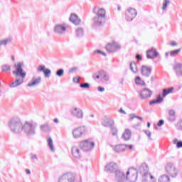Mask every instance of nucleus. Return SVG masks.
<instances>
[{
  "label": "nucleus",
  "instance_id": "obj_42",
  "mask_svg": "<svg viewBox=\"0 0 182 182\" xmlns=\"http://www.w3.org/2000/svg\"><path fill=\"white\" fill-rule=\"evenodd\" d=\"M63 73H65V71L63 70V69H59L56 71L55 75L58 76V77H62V75H63Z\"/></svg>",
  "mask_w": 182,
  "mask_h": 182
},
{
  "label": "nucleus",
  "instance_id": "obj_25",
  "mask_svg": "<svg viewBox=\"0 0 182 182\" xmlns=\"http://www.w3.org/2000/svg\"><path fill=\"white\" fill-rule=\"evenodd\" d=\"M40 130L43 133H49L52 130V127L48 124H43L40 126Z\"/></svg>",
  "mask_w": 182,
  "mask_h": 182
},
{
  "label": "nucleus",
  "instance_id": "obj_18",
  "mask_svg": "<svg viewBox=\"0 0 182 182\" xmlns=\"http://www.w3.org/2000/svg\"><path fill=\"white\" fill-rule=\"evenodd\" d=\"M71 114L77 119H83V110L80 108H74L72 109Z\"/></svg>",
  "mask_w": 182,
  "mask_h": 182
},
{
  "label": "nucleus",
  "instance_id": "obj_57",
  "mask_svg": "<svg viewBox=\"0 0 182 182\" xmlns=\"http://www.w3.org/2000/svg\"><path fill=\"white\" fill-rule=\"evenodd\" d=\"M118 112L119 113H121V114H126V111L122 109V108L119 109Z\"/></svg>",
  "mask_w": 182,
  "mask_h": 182
},
{
  "label": "nucleus",
  "instance_id": "obj_9",
  "mask_svg": "<svg viewBox=\"0 0 182 182\" xmlns=\"http://www.w3.org/2000/svg\"><path fill=\"white\" fill-rule=\"evenodd\" d=\"M76 176L73 173H66L58 178V182H75Z\"/></svg>",
  "mask_w": 182,
  "mask_h": 182
},
{
  "label": "nucleus",
  "instance_id": "obj_33",
  "mask_svg": "<svg viewBox=\"0 0 182 182\" xmlns=\"http://www.w3.org/2000/svg\"><path fill=\"white\" fill-rule=\"evenodd\" d=\"M161 102H163V98L161 97V96H159L157 100H152L149 102L150 106H151V105H159V103H161Z\"/></svg>",
  "mask_w": 182,
  "mask_h": 182
},
{
  "label": "nucleus",
  "instance_id": "obj_23",
  "mask_svg": "<svg viewBox=\"0 0 182 182\" xmlns=\"http://www.w3.org/2000/svg\"><path fill=\"white\" fill-rule=\"evenodd\" d=\"M71 153L75 159H80L82 157V153H80V149L77 146H73L71 149Z\"/></svg>",
  "mask_w": 182,
  "mask_h": 182
},
{
  "label": "nucleus",
  "instance_id": "obj_61",
  "mask_svg": "<svg viewBox=\"0 0 182 182\" xmlns=\"http://www.w3.org/2000/svg\"><path fill=\"white\" fill-rule=\"evenodd\" d=\"M177 143H178V139H173V144H177Z\"/></svg>",
  "mask_w": 182,
  "mask_h": 182
},
{
  "label": "nucleus",
  "instance_id": "obj_55",
  "mask_svg": "<svg viewBox=\"0 0 182 182\" xmlns=\"http://www.w3.org/2000/svg\"><path fill=\"white\" fill-rule=\"evenodd\" d=\"M31 160H37L38 161V156H36V154H31Z\"/></svg>",
  "mask_w": 182,
  "mask_h": 182
},
{
  "label": "nucleus",
  "instance_id": "obj_16",
  "mask_svg": "<svg viewBox=\"0 0 182 182\" xmlns=\"http://www.w3.org/2000/svg\"><path fill=\"white\" fill-rule=\"evenodd\" d=\"M68 27L63 24H57L54 26V33L57 35H64Z\"/></svg>",
  "mask_w": 182,
  "mask_h": 182
},
{
  "label": "nucleus",
  "instance_id": "obj_7",
  "mask_svg": "<svg viewBox=\"0 0 182 182\" xmlns=\"http://www.w3.org/2000/svg\"><path fill=\"white\" fill-rule=\"evenodd\" d=\"M80 147L82 151H92L95 147V143L92 139H85L80 143Z\"/></svg>",
  "mask_w": 182,
  "mask_h": 182
},
{
  "label": "nucleus",
  "instance_id": "obj_44",
  "mask_svg": "<svg viewBox=\"0 0 182 182\" xmlns=\"http://www.w3.org/2000/svg\"><path fill=\"white\" fill-rule=\"evenodd\" d=\"M46 69V66H45V65H39L38 67V68H37V70L38 72H43L44 73Z\"/></svg>",
  "mask_w": 182,
  "mask_h": 182
},
{
  "label": "nucleus",
  "instance_id": "obj_10",
  "mask_svg": "<svg viewBox=\"0 0 182 182\" xmlns=\"http://www.w3.org/2000/svg\"><path fill=\"white\" fill-rule=\"evenodd\" d=\"M153 96V91L149 88H144L139 93L141 100H147Z\"/></svg>",
  "mask_w": 182,
  "mask_h": 182
},
{
  "label": "nucleus",
  "instance_id": "obj_4",
  "mask_svg": "<svg viewBox=\"0 0 182 182\" xmlns=\"http://www.w3.org/2000/svg\"><path fill=\"white\" fill-rule=\"evenodd\" d=\"M149 171V167L146 164H142L139 168V172L142 175V182H156L154 177Z\"/></svg>",
  "mask_w": 182,
  "mask_h": 182
},
{
  "label": "nucleus",
  "instance_id": "obj_19",
  "mask_svg": "<svg viewBox=\"0 0 182 182\" xmlns=\"http://www.w3.org/2000/svg\"><path fill=\"white\" fill-rule=\"evenodd\" d=\"M141 73L142 76H145V77H149L150 75H151V68L143 65L141 69Z\"/></svg>",
  "mask_w": 182,
  "mask_h": 182
},
{
  "label": "nucleus",
  "instance_id": "obj_1",
  "mask_svg": "<svg viewBox=\"0 0 182 182\" xmlns=\"http://www.w3.org/2000/svg\"><path fill=\"white\" fill-rule=\"evenodd\" d=\"M23 63L22 62L14 65V67L16 68V70L13 71V75H15V77H20L21 79H16L10 85V87H18V86H21V85L23 83V79L26 77V73L23 72Z\"/></svg>",
  "mask_w": 182,
  "mask_h": 182
},
{
  "label": "nucleus",
  "instance_id": "obj_45",
  "mask_svg": "<svg viewBox=\"0 0 182 182\" xmlns=\"http://www.w3.org/2000/svg\"><path fill=\"white\" fill-rule=\"evenodd\" d=\"M101 77L102 76H100L99 71L92 75V79H94V80H96V79H100Z\"/></svg>",
  "mask_w": 182,
  "mask_h": 182
},
{
  "label": "nucleus",
  "instance_id": "obj_35",
  "mask_svg": "<svg viewBox=\"0 0 182 182\" xmlns=\"http://www.w3.org/2000/svg\"><path fill=\"white\" fill-rule=\"evenodd\" d=\"M1 72H11V65L9 64H4L1 65Z\"/></svg>",
  "mask_w": 182,
  "mask_h": 182
},
{
  "label": "nucleus",
  "instance_id": "obj_43",
  "mask_svg": "<svg viewBox=\"0 0 182 182\" xmlns=\"http://www.w3.org/2000/svg\"><path fill=\"white\" fill-rule=\"evenodd\" d=\"M43 73H44L46 77H49V76L51 73V71L50 69L46 68V70H44Z\"/></svg>",
  "mask_w": 182,
  "mask_h": 182
},
{
  "label": "nucleus",
  "instance_id": "obj_21",
  "mask_svg": "<svg viewBox=\"0 0 182 182\" xmlns=\"http://www.w3.org/2000/svg\"><path fill=\"white\" fill-rule=\"evenodd\" d=\"M70 22H72L74 25H80L82 20L79 18V16L75 14H72L69 18Z\"/></svg>",
  "mask_w": 182,
  "mask_h": 182
},
{
  "label": "nucleus",
  "instance_id": "obj_13",
  "mask_svg": "<svg viewBox=\"0 0 182 182\" xmlns=\"http://www.w3.org/2000/svg\"><path fill=\"white\" fill-rule=\"evenodd\" d=\"M73 136L74 139H79V137H82L85 133H86V127H79L75 128L73 132Z\"/></svg>",
  "mask_w": 182,
  "mask_h": 182
},
{
  "label": "nucleus",
  "instance_id": "obj_40",
  "mask_svg": "<svg viewBox=\"0 0 182 182\" xmlns=\"http://www.w3.org/2000/svg\"><path fill=\"white\" fill-rule=\"evenodd\" d=\"M110 129H111L112 136H115L116 137H117V129L113 126Z\"/></svg>",
  "mask_w": 182,
  "mask_h": 182
},
{
  "label": "nucleus",
  "instance_id": "obj_17",
  "mask_svg": "<svg viewBox=\"0 0 182 182\" xmlns=\"http://www.w3.org/2000/svg\"><path fill=\"white\" fill-rule=\"evenodd\" d=\"M159 53L156 48H151L146 51L147 59H156L159 56Z\"/></svg>",
  "mask_w": 182,
  "mask_h": 182
},
{
  "label": "nucleus",
  "instance_id": "obj_6",
  "mask_svg": "<svg viewBox=\"0 0 182 182\" xmlns=\"http://www.w3.org/2000/svg\"><path fill=\"white\" fill-rule=\"evenodd\" d=\"M165 171L171 178H176L178 176V169L173 164H166Z\"/></svg>",
  "mask_w": 182,
  "mask_h": 182
},
{
  "label": "nucleus",
  "instance_id": "obj_63",
  "mask_svg": "<svg viewBox=\"0 0 182 182\" xmlns=\"http://www.w3.org/2000/svg\"><path fill=\"white\" fill-rule=\"evenodd\" d=\"M54 123H59V119H58L57 118L53 119Z\"/></svg>",
  "mask_w": 182,
  "mask_h": 182
},
{
  "label": "nucleus",
  "instance_id": "obj_8",
  "mask_svg": "<svg viewBox=\"0 0 182 182\" xmlns=\"http://www.w3.org/2000/svg\"><path fill=\"white\" fill-rule=\"evenodd\" d=\"M137 173L138 171L136 168H130L126 173L127 181H129V182L137 181Z\"/></svg>",
  "mask_w": 182,
  "mask_h": 182
},
{
  "label": "nucleus",
  "instance_id": "obj_26",
  "mask_svg": "<svg viewBox=\"0 0 182 182\" xmlns=\"http://www.w3.org/2000/svg\"><path fill=\"white\" fill-rule=\"evenodd\" d=\"M130 137H132V131H130L129 129H125L122 134V139H124L125 141H127L128 140H130Z\"/></svg>",
  "mask_w": 182,
  "mask_h": 182
},
{
  "label": "nucleus",
  "instance_id": "obj_64",
  "mask_svg": "<svg viewBox=\"0 0 182 182\" xmlns=\"http://www.w3.org/2000/svg\"><path fill=\"white\" fill-rule=\"evenodd\" d=\"M94 53H101L102 54V51H100V50H97L94 52Z\"/></svg>",
  "mask_w": 182,
  "mask_h": 182
},
{
  "label": "nucleus",
  "instance_id": "obj_27",
  "mask_svg": "<svg viewBox=\"0 0 182 182\" xmlns=\"http://www.w3.org/2000/svg\"><path fill=\"white\" fill-rule=\"evenodd\" d=\"M114 151H115V153H123L126 151L124 144L116 145L114 148Z\"/></svg>",
  "mask_w": 182,
  "mask_h": 182
},
{
  "label": "nucleus",
  "instance_id": "obj_11",
  "mask_svg": "<svg viewBox=\"0 0 182 182\" xmlns=\"http://www.w3.org/2000/svg\"><path fill=\"white\" fill-rule=\"evenodd\" d=\"M114 178L116 182H127L126 174L122 169L115 171Z\"/></svg>",
  "mask_w": 182,
  "mask_h": 182
},
{
  "label": "nucleus",
  "instance_id": "obj_12",
  "mask_svg": "<svg viewBox=\"0 0 182 182\" xmlns=\"http://www.w3.org/2000/svg\"><path fill=\"white\" fill-rule=\"evenodd\" d=\"M104 170L107 173H114L115 174L116 171H117L119 169V166H117V164L114 162H109L105 166Z\"/></svg>",
  "mask_w": 182,
  "mask_h": 182
},
{
  "label": "nucleus",
  "instance_id": "obj_52",
  "mask_svg": "<svg viewBox=\"0 0 182 182\" xmlns=\"http://www.w3.org/2000/svg\"><path fill=\"white\" fill-rule=\"evenodd\" d=\"M176 147H177L178 149H181V147H182V141H178V142L176 143Z\"/></svg>",
  "mask_w": 182,
  "mask_h": 182
},
{
  "label": "nucleus",
  "instance_id": "obj_60",
  "mask_svg": "<svg viewBox=\"0 0 182 182\" xmlns=\"http://www.w3.org/2000/svg\"><path fill=\"white\" fill-rule=\"evenodd\" d=\"M171 46H177V43L176 41H173L171 43Z\"/></svg>",
  "mask_w": 182,
  "mask_h": 182
},
{
  "label": "nucleus",
  "instance_id": "obj_50",
  "mask_svg": "<svg viewBox=\"0 0 182 182\" xmlns=\"http://www.w3.org/2000/svg\"><path fill=\"white\" fill-rule=\"evenodd\" d=\"M129 117L131 119V120H133L134 119H136L137 118V115H136V114L132 113L129 114Z\"/></svg>",
  "mask_w": 182,
  "mask_h": 182
},
{
  "label": "nucleus",
  "instance_id": "obj_38",
  "mask_svg": "<svg viewBox=\"0 0 182 182\" xmlns=\"http://www.w3.org/2000/svg\"><path fill=\"white\" fill-rule=\"evenodd\" d=\"M170 5V0H164L162 6V11H166L167 6Z\"/></svg>",
  "mask_w": 182,
  "mask_h": 182
},
{
  "label": "nucleus",
  "instance_id": "obj_59",
  "mask_svg": "<svg viewBox=\"0 0 182 182\" xmlns=\"http://www.w3.org/2000/svg\"><path fill=\"white\" fill-rule=\"evenodd\" d=\"M136 59H137V60H141V55H140L139 54H137L136 55Z\"/></svg>",
  "mask_w": 182,
  "mask_h": 182
},
{
  "label": "nucleus",
  "instance_id": "obj_15",
  "mask_svg": "<svg viewBox=\"0 0 182 182\" xmlns=\"http://www.w3.org/2000/svg\"><path fill=\"white\" fill-rule=\"evenodd\" d=\"M121 46L119 43L113 41L111 43H108L105 48L107 52H116V50H120Z\"/></svg>",
  "mask_w": 182,
  "mask_h": 182
},
{
  "label": "nucleus",
  "instance_id": "obj_47",
  "mask_svg": "<svg viewBox=\"0 0 182 182\" xmlns=\"http://www.w3.org/2000/svg\"><path fill=\"white\" fill-rule=\"evenodd\" d=\"M178 130H182V121H179L177 124Z\"/></svg>",
  "mask_w": 182,
  "mask_h": 182
},
{
  "label": "nucleus",
  "instance_id": "obj_28",
  "mask_svg": "<svg viewBox=\"0 0 182 182\" xmlns=\"http://www.w3.org/2000/svg\"><path fill=\"white\" fill-rule=\"evenodd\" d=\"M75 35L77 38H82L85 35V29L82 27H78L75 30Z\"/></svg>",
  "mask_w": 182,
  "mask_h": 182
},
{
  "label": "nucleus",
  "instance_id": "obj_62",
  "mask_svg": "<svg viewBox=\"0 0 182 182\" xmlns=\"http://www.w3.org/2000/svg\"><path fill=\"white\" fill-rule=\"evenodd\" d=\"M26 174L30 175V174H31V170H29V169H26Z\"/></svg>",
  "mask_w": 182,
  "mask_h": 182
},
{
  "label": "nucleus",
  "instance_id": "obj_20",
  "mask_svg": "<svg viewBox=\"0 0 182 182\" xmlns=\"http://www.w3.org/2000/svg\"><path fill=\"white\" fill-rule=\"evenodd\" d=\"M32 82H28L27 84L28 87H33V86H38V85L41 84V82H42V77H33Z\"/></svg>",
  "mask_w": 182,
  "mask_h": 182
},
{
  "label": "nucleus",
  "instance_id": "obj_5",
  "mask_svg": "<svg viewBox=\"0 0 182 182\" xmlns=\"http://www.w3.org/2000/svg\"><path fill=\"white\" fill-rule=\"evenodd\" d=\"M36 127H38V124L26 121L23 125V131L26 136H35L36 134Z\"/></svg>",
  "mask_w": 182,
  "mask_h": 182
},
{
  "label": "nucleus",
  "instance_id": "obj_37",
  "mask_svg": "<svg viewBox=\"0 0 182 182\" xmlns=\"http://www.w3.org/2000/svg\"><path fill=\"white\" fill-rule=\"evenodd\" d=\"M136 85H139L140 86H143L144 85V81L141 80L139 76L136 77L135 79Z\"/></svg>",
  "mask_w": 182,
  "mask_h": 182
},
{
  "label": "nucleus",
  "instance_id": "obj_46",
  "mask_svg": "<svg viewBox=\"0 0 182 182\" xmlns=\"http://www.w3.org/2000/svg\"><path fill=\"white\" fill-rule=\"evenodd\" d=\"M145 134H146L147 137L149 139V140H153V138H151V132L149 130L144 131Z\"/></svg>",
  "mask_w": 182,
  "mask_h": 182
},
{
  "label": "nucleus",
  "instance_id": "obj_54",
  "mask_svg": "<svg viewBox=\"0 0 182 182\" xmlns=\"http://www.w3.org/2000/svg\"><path fill=\"white\" fill-rule=\"evenodd\" d=\"M169 116H176V111L171 109L169 111Z\"/></svg>",
  "mask_w": 182,
  "mask_h": 182
},
{
  "label": "nucleus",
  "instance_id": "obj_3",
  "mask_svg": "<svg viewBox=\"0 0 182 182\" xmlns=\"http://www.w3.org/2000/svg\"><path fill=\"white\" fill-rule=\"evenodd\" d=\"M9 127L16 134H19L23 130V124L19 117H13L9 122Z\"/></svg>",
  "mask_w": 182,
  "mask_h": 182
},
{
  "label": "nucleus",
  "instance_id": "obj_29",
  "mask_svg": "<svg viewBox=\"0 0 182 182\" xmlns=\"http://www.w3.org/2000/svg\"><path fill=\"white\" fill-rule=\"evenodd\" d=\"M173 90H174V87H173L167 89H164L162 91V97H166L167 95H170V93H173Z\"/></svg>",
  "mask_w": 182,
  "mask_h": 182
},
{
  "label": "nucleus",
  "instance_id": "obj_48",
  "mask_svg": "<svg viewBox=\"0 0 182 182\" xmlns=\"http://www.w3.org/2000/svg\"><path fill=\"white\" fill-rule=\"evenodd\" d=\"M77 70V67H73L69 70V73H75Z\"/></svg>",
  "mask_w": 182,
  "mask_h": 182
},
{
  "label": "nucleus",
  "instance_id": "obj_49",
  "mask_svg": "<svg viewBox=\"0 0 182 182\" xmlns=\"http://www.w3.org/2000/svg\"><path fill=\"white\" fill-rule=\"evenodd\" d=\"M168 120H169V122H174V120H176V116L169 115Z\"/></svg>",
  "mask_w": 182,
  "mask_h": 182
},
{
  "label": "nucleus",
  "instance_id": "obj_31",
  "mask_svg": "<svg viewBox=\"0 0 182 182\" xmlns=\"http://www.w3.org/2000/svg\"><path fill=\"white\" fill-rule=\"evenodd\" d=\"M170 176L168 175H162L159 178V182H170Z\"/></svg>",
  "mask_w": 182,
  "mask_h": 182
},
{
  "label": "nucleus",
  "instance_id": "obj_53",
  "mask_svg": "<svg viewBox=\"0 0 182 182\" xmlns=\"http://www.w3.org/2000/svg\"><path fill=\"white\" fill-rule=\"evenodd\" d=\"M97 90L98 92L103 93V92H105V87L99 86L97 87Z\"/></svg>",
  "mask_w": 182,
  "mask_h": 182
},
{
  "label": "nucleus",
  "instance_id": "obj_22",
  "mask_svg": "<svg viewBox=\"0 0 182 182\" xmlns=\"http://www.w3.org/2000/svg\"><path fill=\"white\" fill-rule=\"evenodd\" d=\"M102 126L105 127H113L114 126V120L111 118H107L106 119H103L102 122Z\"/></svg>",
  "mask_w": 182,
  "mask_h": 182
},
{
  "label": "nucleus",
  "instance_id": "obj_56",
  "mask_svg": "<svg viewBox=\"0 0 182 182\" xmlns=\"http://www.w3.org/2000/svg\"><path fill=\"white\" fill-rule=\"evenodd\" d=\"M125 149H128L129 150H132L133 149V145H126L124 144Z\"/></svg>",
  "mask_w": 182,
  "mask_h": 182
},
{
  "label": "nucleus",
  "instance_id": "obj_32",
  "mask_svg": "<svg viewBox=\"0 0 182 182\" xmlns=\"http://www.w3.org/2000/svg\"><path fill=\"white\" fill-rule=\"evenodd\" d=\"M99 74L100 75L101 77L104 80H105V82H107V80H109V75H107V73H106V72L100 70L99 71Z\"/></svg>",
  "mask_w": 182,
  "mask_h": 182
},
{
  "label": "nucleus",
  "instance_id": "obj_58",
  "mask_svg": "<svg viewBox=\"0 0 182 182\" xmlns=\"http://www.w3.org/2000/svg\"><path fill=\"white\" fill-rule=\"evenodd\" d=\"M73 82H74L75 83H79L80 80H79V78H77V77H74V78H73Z\"/></svg>",
  "mask_w": 182,
  "mask_h": 182
},
{
  "label": "nucleus",
  "instance_id": "obj_41",
  "mask_svg": "<svg viewBox=\"0 0 182 182\" xmlns=\"http://www.w3.org/2000/svg\"><path fill=\"white\" fill-rule=\"evenodd\" d=\"M80 87H81L82 89H90V84L87 82H85V83L80 84Z\"/></svg>",
  "mask_w": 182,
  "mask_h": 182
},
{
  "label": "nucleus",
  "instance_id": "obj_14",
  "mask_svg": "<svg viewBox=\"0 0 182 182\" xmlns=\"http://www.w3.org/2000/svg\"><path fill=\"white\" fill-rule=\"evenodd\" d=\"M137 16V11L133 8H129L126 12V20L128 22H132Z\"/></svg>",
  "mask_w": 182,
  "mask_h": 182
},
{
  "label": "nucleus",
  "instance_id": "obj_24",
  "mask_svg": "<svg viewBox=\"0 0 182 182\" xmlns=\"http://www.w3.org/2000/svg\"><path fill=\"white\" fill-rule=\"evenodd\" d=\"M173 70L176 73V76H182V63H177L173 66Z\"/></svg>",
  "mask_w": 182,
  "mask_h": 182
},
{
  "label": "nucleus",
  "instance_id": "obj_30",
  "mask_svg": "<svg viewBox=\"0 0 182 182\" xmlns=\"http://www.w3.org/2000/svg\"><path fill=\"white\" fill-rule=\"evenodd\" d=\"M129 66H130V70H132L133 73H137L139 70L137 69V64H136V63L131 62Z\"/></svg>",
  "mask_w": 182,
  "mask_h": 182
},
{
  "label": "nucleus",
  "instance_id": "obj_2",
  "mask_svg": "<svg viewBox=\"0 0 182 182\" xmlns=\"http://www.w3.org/2000/svg\"><path fill=\"white\" fill-rule=\"evenodd\" d=\"M95 16L92 21L97 26H102L106 22V11L103 8L94 7L92 10Z\"/></svg>",
  "mask_w": 182,
  "mask_h": 182
},
{
  "label": "nucleus",
  "instance_id": "obj_36",
  "mask_svg": "<svg viewBox=\"0 0 182 182\" xmlns=\"http://www.w3.org/2000/svg\"><path fill=\"white\" fill-rule=\"evenodd\" d=\"M11 42V39L9 38H6L4 40H0V47L1 46H6V45H8V43H10Z\"/></svg>",
  "mask_w": 182,
  "mask_h": 182
},
{
  "label": "nucleus",
  "instance_id": "obj_39",
  "mask_svg": "<svg viewBox=\"0 0 182 182\" xmlns=\"http://www.w3.org/2000/svg\"><path fill=\"white\" fill-rule=\"evenodd\" d=\"M180 52H181V48H178L177 50H172L170 52V56H177V55H178V53H180Z\"/></svg>",
  "mask_w": 182,
  "mask_h": 182
},
{
  "label": "nucleus",
  "instance_id": "obj_51",
  "mask_svg": "<svg viewBox=\"0 0 182 182\" xmlns=\"http://www.w3.org/2000/svg\"><path fill=\"white\" fill-rule=\"evenodd\" d=\"M164 124V120L163 119H160L157 123V126H159V127L163 126Z\"/></svg>",
  "mask_w": 182,
  "mask_h": 182
},
{
  "label": "nucleus",
  "instance_id": "obj_34",
  "mask_svg": "<svg viewBox=\"0 0 182 182\" xmlns=\"http://www.w3.org/2000/svg\"><path fill=\"white\" fill-rule=\"evenodd\" d=\"M48 146L50 149L51 151H55V147L53 146V141L51 137L48 139Z\"/></svg>",
  "mask_w": 182,
  "mask_h": 182
}]
</instances>
